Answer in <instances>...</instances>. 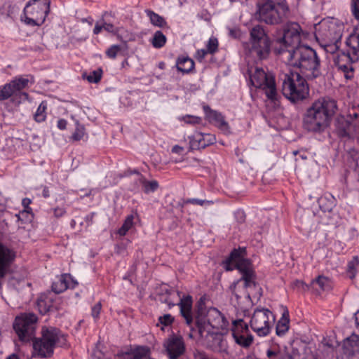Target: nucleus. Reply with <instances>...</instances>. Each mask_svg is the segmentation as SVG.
I'll return each instance as SVG.
<instances>
[{
	"instance_id": "16",
	"label": "nucleus",
	"mask_w": 359,
	"mask_h": 359,
	"mask_svg": "<svg viewBox=\"0 0 359 359\" xmlns=\"http://www.w3.org/2000/svg\"><path fill=\"white\" fill-rule=\"evenodd\" d=\"M41 334L43 339L54 348L58 346L67 348L69 346L67 339V335L55 327L43 326L41 328Z\"/></svg>"
},
{
	"instance_id": "23",
	"label": "nucleus",
	"mask_w": 359,
	"mask_h": 359,
	"mask_svg": "<svg viewBox=\"0 0 359 359\" xmlns=\"http://www.w3.org/2000/svg\"><path fill=\"white\" fill-rule=\"evenodd\" d=\"M270 79H274V77L266 74L262 68H256L254 74L250 76V81L257 88H262L267 85Z\"/></svg>"
},
{
	"instance_id": "32",
	"label": "nucleus",
	"mask_w": 359,
	"mask_h": 359,
	"mask_svg": "<svg viewBox=\"0 0 359 359\" xmlns=\"http://www.w3.org/2000/svg\"><path fill=\"white\" fill-rule=\"evenodd\" d=\"M267 97V98L271 101L277 100L278 93L276 86L275 79H270L269 82L267 85L262 88Z\"/></svg>"
},
{
	"instance_id": "55",
	"label": "nucleus",
	"mask_w": 359,
	"mask_h": 359,
	"mask_svg": "<svg viewBox=\"0 0 359 359\" xmlns=\"http://www.w3.org/2000/svg\"><path fill=\"white\" fill-rule=\"evenodd\" d=\"M229 35L234 39H240L241 37L242 33L240 29L235 28L234 29H231L229 30Z\"/></svg>"
},
{
	"instance_id": "40",
	"label": "nucleus",
	"mask_w": 359,
	"mask_h": 359,
	"mask_svg": "<svg viewBox=\"0 0 359 359\" xmlns=\"http://www.w3.org/2000/svg\"><path fill=\"white\" fill-rule=\"evenodd\" d=\"M15 217H17L18 221H20L22 223H27L32 221L33 215L32 214V211H29L27 209H24L19 213L15 214Z\"/></svg>"
},
{
	"instance_id": "21",
	"label": "nucleus",
	"mask_w": 359,
	"mask_h": 359,
	"mask_svg": "<svg viewBox=\"0 0 359 359\" xmlns=\"http://www.w3.org/2000/svg\"><path fill=\"white\" fill-rule=\"evenodd\" d=\"M216 137L209 133H196L190 140L191 147L193 149H205L209 145L215 144Z\"/></svg>"
},
{
	"instance_id": "26",
	"label": "nucleus",
	"mask_w": 359,
	"mask_h": 359,
	"mask_svg": "<svg viewBox=\"0 0 359 359\" xmlns=\"http://www.w3.org/2000/svg\"><path fill=\"white\" fill-rule=\"evenodd\" d=\"M70 280H72V276L70 274H62L58 280L53 283L52 290L55 294H60L68 288H74V285H68V281Z\"/></svg>"
},
{
	"instance_id": "28",
	"label": "nucleus",
	"mask_w": 359,
	"mask_h": 359,
	"mask_svg": "<svg viewBox=\"0 0 359 359\" xmlns=\"http://www.w3.org/2000/svg\"><path fill=\"white\" fill-rule=\"evenodd\" d=\"M138 182L142 186L143 191L147 194L154 192L159 187L156 180L149 181L142 175H139Z\"/></svg>"
},
{
	"instance_id": "60",
	"label": "nucleus",
	"mask_w": 359,
	"mask_h": 359,
	"mask_svg": "<svg viewBox=\"0 0 359 359\" xmlns=\"http://www.w3.org/2000/svg\"><path fill=\"white\" fill-rule=\"evenodd\" d=\"M184 151V148L182 147H180L179 145H175L172 148V153H175V154H182V151Z\"/></svg>"
},
{
	"instance_id": "39",
	"label": "nucleus",
	"mask_w": 359,
	"mask_h": 359,
	"mask_svg": "<svg viewBox=\"0 0 359 359\" xmlns=\"http://www.w3.org/2000/svg\"><path fill=\"white\" fill-rule=\"evenodd\" d=\"M102 74V69L101 68H98L90 72V74L86 76V79L89 83H97L101 80Z\"/></svg>"
},
{
	"instance_id": "27",
	"label": "nucleus",
	"mask_w": 359,
	"mask_h": 359,
	"mask_svg": "<svg viewBox=\"0 0 359 359\" xmlns=\"http://www.w3.org/2000/svg\"><path fill=\"white\" fill-rule=\"evenodd\" d=\"M175 66L178 72L183 74H189L194 70L195 63L194 61L189 57L180 56L178 57Z\"/></svg>"
},
{
	"instance_id": "63",
	"label": "nucleus",
	"mask_w": 359,
	"mask_h": 359,
	"mask_svg": "<svg viewBox=\"0 0 359 359\" xmlns=\"http://www.w3.org/2000/svg\"><path fill=\"white\" fill-rule=\"evenodd\" d=\"M42 195L44 198H48L50 196L49 189L47 187H44L42 191Z\"/></svg>"
},
{
	"instance_id": "25",
	"label": "nucleus",
	"mask_w": 359,
	"mask_h": 359,
	"mask_svg": "<svg viewBox=\"0 0 359 359\" xmlns=\"http://www.w3.org/2000/svg\"><path fill=\"white\" fill-rule=\"evenodd\" d=\"M290 328L289 311L287 307L284 308L281 318L276 326V333L278 337L284 336Z\"/></svg>"
},
{
	"instance_id": "3",
	"label": "nucleus",
	"mask_w": 359,
	"mask_h": 359,
	"mask_svg": "<svg viewBox=\"0 0 359 359\" xmlns=\"http://www.w3.org/2000/svg\"><path fill=\"white\" fill-rule=\"evenodd\" d=\"M286 57L290 65L299 68L309 79H314L321 75L320 59L316 50L309 46H302L291 49Z\"/></svg>"
},
{
	"instance_id": "47",
	"label": "nucleus",
	"mask_w": 359,
	"mask_h": 359,
	"mask_svg": "<svg viewBox=\"0 0 359 359\" xmlns=\"http://www.w3.org/2000/svg\"><path fill=\"white\" fill-rule=\"evenodd\" d=\"M121 46L119 45H113L106 51L107 55L111 59H114L117 53L121 50Z\"/></svg>"
},
{
	"instance_id": "15",
	"label": "nucleus",
	"mask_w": 359,
	"mask_h": 359,
	"mask_svg": "<svg viewBox=\"0 0 359 359\" xmlns=\"http://www.w3.org/2000/svg\"><path fill=\"white\" fill-rule=\"evenodd\" d=\"M358 60V55L353 50L350 52H341L334 58V63L339 70L344 72L346 79L353 77V71L352 64Z\"/></svg>"
},
{
	"instance_id": "50",
	"label": "nucleus",
	"mask_w": 359,
	"mask_h": 359,
	"mask_svg": "<svg viewBox=\"0 0 359 359\" xmlns=\"http://www.w3.org/2000/svg\"><path fill=\"white\" fill-rule=\"evenodd\" d=\"M207 54H209V53L207 52L206 49H200L196 51L195 57L198 61L202 62Z\"/></svg>"
},
{
	"instance_id": "58",
	"label": "nucleus",
	"mask_w": 359,
	"mask_h": 359,
	"mask_svg": "<svg viewBox=\"0 0 359 359\" xmlns=\"http://www.w3.org/2000/svg\"><path fill=\"white\" fill-rule=\"evenodd\" d=\"M67 122L65 119L61 118L57 121V128L60 130H65L67 127Z\"/></svg>"
},
{
	"instance_id": "59",
	"label": "nucleus",
	"mask_w": 359,
	"mask_h": 359,
	"mask_svg": "<svg viewBox=\"0 0 359 359\" xmlns=\"http://www.w3.org/2000/svg\"><path fill=\"white\" fill-rule=\"evenodd\" d=\"M22 203L25 209H27L28 210L32 211V208L29 207V205L31 203V200L29 198H24Z\"/></svg>"
},
{
	"instance_id": "57",
	"label": "nucleus",
	"mask_w": 359,
	"mask_h": 359,
	"mask_svg": "<svg viewBox=\"0 0 359 359\" xmlns=\"http://www.w3.org/2000/svg\"><path fill=\"white\" fill-rule=\"evenodd\" d=\"M266 355L269 358H272L273 357H277L278 359H279V356H280V353L279 352H276V351L269 349L266 351Z\"/></svg>"
},
{
	"instance_id": "2",
	"label": "nucleus",
	"mask_w": 359,
	"mask_h": 359,
	"mask_svg": "<svg viewBox=\"0 0 359 359\" xmlns=\"http://www.w3.org/2000/svg\"><path fill=\"white\" fill-rule=\"evenodd\" d=\"M337 110V101L329 97L314 101L303 116V128L315 133H323L330 126Z\"/></svg>"
},
{
	"instance_id": "38",
	"label": "nucleus",
	"mask_w": 359,
	"mask_h": 359,
	"mask_svg": "<svg viewBox=\"0 0 359 359\" xmlns=\"http://www.w3.org/2000/svg\"><path fill=\"white\" fill-rule=\"evenodd\" d=\"M133 220H134V215H128L127 217L126 218L123 225L118 230V233L120 236H125L127 233V232L133 226Z\"/></svg>"
},
{
	"instance_id": "43",
	"label": "nucleus",
	"mask_w": 359,
	"mask_h": 359,
	"mask_svg": "<svg viewBox=\"0 0 359 359\" xmlns=\"http://www.w3.org/2000/svg\"><path fill=\"white\" fill-rule=\"evenodd\" d=\"M84 127L80 125L78 122H76V128L72 135V139L75 141H79L81 140L84 135Z\"/></svg>"
},
{
	"instance_id": "30",
	"label": "nucleus",
	"mask_w": 359,
	"mask_h": 359,
	"mask_svg": "<svg viewBox=\"0 0 359 359\" xmlns=\"http://www.w3.org/2000/svg\"><path fill=\"white\" fill-rule=\"evenodd\" d=\"M133 359H146L149 356L151 351L147 346H136L131 348Z\"/></svg>"
},
{
	"instance_id": "56",
	"label": "nucleus",
	"mask_w": 359,
	"mask_h": 359,
	"mask_svg": "<svg viewBox=\"0 0 359 359\" xmlns=\"http://www.w3.org/2000/svg\"><path fill=\"white\" fill-rule=\"evenodd\" d=\"M95 215V212H91L89 215L85 217V222L86 223L87 226H89L93 223V218Z\"/></svg>"
},
{
	"instance_id": "19",
	"label": "nucleus",
	"mask_w": 359,
	"mask_h": 359,
	"mask_svg": "<svg viewBox=\"0 0 359 359\" xmlns=\"http://www.w3.org/2000/svg\"><path fill=\"white\" fill-rule=\"evenodd\" d=\"M163 346L170 359H179L186 351L183 337L175 334L165 340Z\"/></svg>"
},
{
	"instance_id": "4",
	"label": "nucleus",
	"mask_w": 359,
	"mask_h": 359,
	"mask_svg": "<svg viewBox=\"0 0 359 359\" xmlns=\"http://www.w3.org/2000/svg\"><path fill=\"white\" fill-rule=\"evenodd\" d=\"M229 323L224 315L216 308H205L199 305L195 316V327L191 328V338L202 335L207 331L224 330Z\"/></svg>"
},
{
	"instance_id": "22",
	"label": "nucleus",
	"mask_w": 359,
	"mask_h": 359,
	"mask_svg": "<svg viewBox=\"0 0 359 359\" xmlns=\"http://www.w3.org/2000/svg\"><path fill=\"white\" fill-rule=\"evenodd\" d=\"M203 110L210 122L213 123L221 130L229 133V124L221 113L211 109L208 105L203 106Z\"/></svg>"
},
{
	"instance_id": "52",
	"label": "nucleus",
	"mask_w": 359,
	"mask_h": 359,
	"mask_svg": "<svg viewBox=\"0 0 359 359\" xmlns=\"http://www.w3.org/2000/svg\"><path fill=\"white\" fill-rule=\"evenodd\" d=\"M102 27H103V29L108 32L114 34L118 32V29L111 23L104 22V23H102Z\"/></svg>"
},
{
	"instance_id": "64",
	"label": "nucleus",
	"mask_w": 359,
	"mask_h": 359,
	"mask_svg": "<svg viewBox=\"0 0 359 359\" xmlns=\"http://www.w3.org/2000/svg\"><path fill=\"white\" fill-rule=\"evenodd\" d=\"M141 184H139V182H138V177L134 181V183H133V188L131 189L132 191H137L138 189H139V187L140 186Z\"/></svg>"
},
{
	"instance_id": "14",
	"label": "nucleus",
	"mask_w": 359,
	"mask_h": 359,
	"mask_svg": "<svg viewBox=\"0 0 359 359\" xmlns=\"http://www.w3.org/2000/svg\"><path fill=\"white\" fill-rule=\"evenodd\" d=\"M231 332L235 342L241 347L248 348L252 344L253 336L250 332L248 324L243 319L233 321Z\"/></svg>"
},
{
	"instance_id": "7",
	"label": "nucleus",
	"mask_w": 359,
	"mask_h": 359,
	"mask_svg": "<svg viewBox=\"0 0 359 359\" xmlns=\"http://www.w3.org/2000/svg\"><path fill=\"white\" fill-rule=\"evenodd\" d=\"M38 320L37 316L30 312L21 313L15 318L13 328L21 344H29L35 339Z\"/></svg>"
},
{
	"instance_id": "62",
	"label": "nucleus",
	"mask_w": 359,
	"mask_h": 359,
	"mask_svg": "<svg viewBox=\"0 0 359 359\" xmlns=\"http://www.w3.org/2000/svg\"><path fill=\"white\" fill-rule=\"evenodd\" d=\"M102 29H103L102 24L100 25L99 23L97 22L93 29V34H98L99 33H100V32L102 31Z\"/></svg>"
},
{
	"instance_id": "44",
	"label": "nucleus",
	"mask_w": 359,
	"mask_h": 359,
	"mask_svg": "<svg viewBox=\"0 0 359 359\" xmlns=\"http://www.w3.org/2000/svg\"><path fill=\"white\" fill-rule=\"evenodd\" d=\"M174 322V318L170 314H165L159 316L158 323L164 326H169Z\"/></svg>"
},
{
	"instance_id": "8",
	"label": "nucleus",
	"mask_w": 359,
	"mask_h": 359,
	"mask_svg": "<svg viewBox=\"0 0 359 359\" xmlns=\"http://www.w3.org/2000/svg\"><path fill=\"white\" fill-rule=\"evenodd\" d=\"M303 35L304 33L298 23L286 24L283 29V36L276 39L279 47L275 49V52L278 55L285 53L288 55L289 50L301 46L299 44Z\"/></svg>"
},
{
	"instance_id": "46",
	"label": "nucleus",
	"mask_w": 359,
	"mask_h": 359,
	"mask_svg": "<svg viewBox=\"0 0 359 359\" xmlns=\"http://www.w3.org/2000/svg\"><path fill=\"white\" fill-rule=\"evenodd\" d=\"M182 120L187 124L196 125L200 124L202 119L199 116L187 115L182 118Z\"/></svg>"
},
{
	"instance_id": "45",
	"label": "nucleus",
	"mask_w": 359,
	"mask_h": 359,
	"mask_svg": "<svg viewBox=\"0 0 359 359\" xmlns=\"http://www.w3.org/2000/svg\"><path fill=\"white\" fill-rule=\"evenodd\" d=\"M114 359H133L131 348L118 351L114 355Z\"/></svg>"
},
{
	"instance_id": "33",
	"label": "nucleus",
	"mask_w": 359,
	"mask_h": 359,
	"mask_svg": "<svg viewBox=\"0 0 359 359\" xmlns=\"http://www.w3.org/2000/svg\"><path fill=\"white\" fill-rule=\"evenodd\" d=\"M359 266V257L358 256H354L351 260L348 262L346 273L347 276L351 279L353 280L357 274V269Z\"/></svg>"
},
{
	"instance_id": "13",
	"label": "nucleus",
	"mask_w": 359,
	"mask_h": 359,
	"mask_svg": "<svg viewBox=\"0 0 359 359\" xmlns=\"http://www.w3.org/2000/svg\"><path fill=\"white\" fill-rule=\"evenodd\" d=\"M270 318L274 320V316L267 309H257L251 318L250 327L259 336H266L270 332Z\"/></svg>"
},
{
	"instance_id": "17",
	"label": "nucleus",
	"mask_w": 359,
	"mask_h": 359,
	"mask_svg": "<svg viewBox=\"0 0 359 359\" xmlns=\"http://www.w3.org/2000/svg\"><path fill=\"white\" fill-rule=\"evenodd\" d=\"M199 339H204L206 346L213 351L226 353L228 349L227 341L224 335L218 330L207 331L202 335H196Z\"/></svg>"
},
{
	"instance_id": "20",
	"label": "nucleus",
	"mask_w": 359,
	"mask_h": 359,
	"mask_svg": "<svg viewBox=\"0 0 359 359\" xmlns=\"http://www.w3.org/2000/svg\"><path fill=\"white\" fill-rule=\"evenodd\" d=\"M32 342L33 349L38 358H50L54 353V347L50 344H47V341L43 339V337L34 339Z\"/></svg>"
},
{
	"instance_id": "54",
	"label": "nucleus",
	"mask_w": 359,
	"mask_h": 359,
	"mask_svg": "<svg viewBox=\"0 0 359 359\" xmlns=\"http://www.w3.org/2000/svg\"><path fill=\"white\" fill-rule=\"evenodd\" d=\"M323 346L324 348V350H326L328 353H331V357L333 356V352H334V346L332 344H330L328 341H323L322 342Z\"/></svg>"
},
{
	"instance_id": "42",
	"label": "nucleus",
	"mask_w": 359,
	"mask_h": 359,
	"mask_svg": "<svg viewBox=\"0 0 359 359\" xmlns=\"http://www.w3.org/2000/svg\"><path fill=\"white\" fill-rule=\"evenodd\" d=\"M218 40L215 37H211L209 39L206 45V50L209 54H214L218 50Z\"/></svg>"
},
{
	"instance_id": "1",
	"label": "nucleus",
	"mask_w": 359,
	"mask_h": 359,
	"mask_svg": "<svg viewBox=\"0 0 359 359\" xmlns=\"http://www.w3.org/2000/svg\"><path fill=\"white\" fill-rule=\"evenodd\" d=\"M245 252V248H234L228 257L222 263V266L226 271H230L236 269L241 274V278L234 281L229 286V290L236 297L237 300L242 295H246L248 297H250V293L247 290L248 288H255L257 286L256 282L257 276L251 261L243 257Z\"/></svg>"
},
{
	"instance_id": "61",
	"label": "nucleus",
	"mask_w": 359,
	"mask_h": 359,
	"mask_svg": "<svg viewBox=\"0 0 359 359\" xmlns=\"http://www.w3.org/2000/svg\"><path fill=\"white\" fill-rule=\"evenodd\" d=\"M279 359H294V355H292V353H290L289 351H287L284 354H280V356H279Z\"/></svg>"
},
{
	"instance_id": "49",
	"label": "nucleus",
	"mask_w": 359,
	"mask_h": 359,
	"mask_svg": "<svg viewBox=\"0 0 359 359\" xmlns=\"http://www.w3.org/2000/svg\"><path fill=\"white\" fill-rule=\"evenodd\" d=\"M54 216L56 218H60L64 216L66 213V209L64 207H56L52 209Z\"/></svg>"
},
{
	"instance_id": "53",
	"label": "nucleus",
	"mask_w": 359,
	"mask_h": 359,
	"mask_svg": "<svg viewBox=\"0 0 359 359\" xmlns=\"http://www.w3.org/2000/svg\"><path fill=\"white\" fill-rule=\"evenodd\" d=\"M186 203H192V204L198 205H203L205 203H210V201H205V200H200V199H197V198H191V199H188L186 201Z\"/></svg>"
},
{
	"instance_id": "12",
	"label": "nucleus",
	"mask_w": 359,
	"mask_h": 359,
	"mask_svg": "<svg viewBox=\"0 0 359 359\" xmlns=\"http://www.w3.org/2000/svg\"><path fill=\"white\" fill-rule=\"evenodd\" d=\"M160 301L163 303L167 304L169 308L177 304L180 308V313L184 318L186 323L188 325H191L193 322V317L191 313L192 308V297L187 295L181 298L180 293L173 290H167L165 294L160 295Z\"/></svg>"
},
{
	"instance_id": "18",
	"label": "nucleus",
	"mask_w": 359,
	"mask_h": 359,
	"mask_svg": "<svg viewBox=\"0 0 359 359\" xmlns=\"http://www.w3.org/2000/svg\"><path fill=\"white\" fill-rule=\"evenodd\" d=\"M15 252L0 243V286L4 278L13 273V264L15 259Z\"/></svg>"
},
{
	"instance_id": "36",
	"label": "nucleus",
	"mask_w": 359,
	"mask_h": 359,
	"mask_svg": "<svg viewBox=\"0 0 359 359\" xmlns=\"http://www.w3.org/2000/svg\"><path fill=\"white\" fill-rule=\"evenodd\" d=\"M166 36L160 30L156 31L151 40L152 46L156 48H162L166 43Z\"/></svg>"
},
{
	"instance_id": "37",
	"label": "nucleus",
	"mask_w": 359,
	"mask_h": 359,
	"mask_svg": "<svg viewBox=\"0 0 359 359\" xmlns=\"http://www.w3.org/2000/svg\"><path fill=\"white\" fill-rule=\"evenodd\" d=\"M46 109H47V103L46 101H43L41 102L39 106L38 107L36 111L34 114V120L38 122L41 123L43 121H45L46 118Z\"/></svg>"
},
{
	"instance_id": "11",
	"label": "nucleus",
	"mask_w": 359,
	"mask_h": 359,
	"mask_svg": "<svg viewBox=\"0 0 359 359\" xmlns=\"http://www.w3.org/2000/svg\"><path fill=\"white\" fill-rule=\"evenodd\" d=\"M49 0H30L23 10L24 22L29 26H41L50 12Z\"/></svg>"
},
{
	"instance_id": "51",
	"label": "nucleus",
	"mask_w": 359,
	"mask_h": 359,
	"mask_svg": "<svg viewBox=\"0 0 359 359\" xmlns=\"http://www.w3.org/2000/svg\"><path fill=\"white\" fill-rule=\"evenodd\" d=\"M102 309V304L100 302L97 303L93 308H92V316L94 318H97L99 317V315L100 313V311Z\"/></svg>"
},
{
	"instance_id": "5",
	"label": "nucleus",
	"mask_w": 359,
	"mask_h": 359,
	"mask_svg": "<svg viewBox=\"0 0 359 359\" xmlns=\"http://www.w3.org/2000/svg\"><path fill=\"white\" fill-rule=\"evenodd\" d=\"M249 34L248 41L243 45L245 53L259 61L267 60L271 52L272 40L263 26H254Z\"/></svg>"
},
{
	"instance_id": "6",
	"label": "nucleus",
	"mask_w": 359,
	"mask_h": 359,
	"mask_svg": "<svg viewBox=\"0 0 359 359\" xmlns=\"http://www.w3.org/2000/svg\"><path fill=\"white\" fill-rule=\"evenodd\" d=\"M282 93L292 103H298L307 98L309 87L306 79L297 72L290 71L283 75Z\"/></svg>"
},
{
	"instance_id": "10",
	"label": "nucleus",
	"mask_w": 359,
	"mask_h": 359,
	"mask_svg": "<svg viewBox=\"0 0 359 359\" xmlns=\"http://www.w3.org/2000/svg\"><path fill=\"white\" fill-rule=\"evenodd\" d=\"M29 83L28 79L20 76L0 87V101L11 98V101L18 105L27 100L29 94L23 90L28 88Z\"/></svg>"
},
{
	"instance_id": "35",
	"label": "nucleus",
	"mask_w": 359,
	"mask_h": 359,
	"mask_svg": "<svg viewBox=\"0 0 359 359\" xmlns=\"http://www.w3.org/2000/svg\"><path fill=\"white\" fill-rule=\"evenodd\" d=\"M37 306L39 312L42 314H45L53 310L52 299L48 297L44 299H39L37 302Z\"/></svg>"
},
{
	"instance_id": "41",
	"label": "nucleus",
	"mask_w": 359,
	"mask_h": 359,
	"mask_svg": "<svg viewBox=\"0 0 359 359\" xmlns=\"http://www.w3.org/2000/svg\"><path fill=\"white\" fill-rule=\"evenodd\" d=\"M291 286L293 289L303 292L311 290L310 284H306L303 280H295L293 281L291 284Z\"/></svg>"
},
{
	"instance_id": "24",
	"label": "nucleus",
	"mask_w": 359,
	"mask_h": 359,
	"mask_svg": "<svg viewBox=\"0 0 359 359\" xmlns=\"http://www.w3.org/2000/svg\"><path fill=\"white\" fill-rule=\"evenodd\" d=\"M318 203L322 211L330 212L337 205V199L330 193H325L318 198Z\"/></svg>"
},
{
	"instance_id": "48",
	"label": "nucleus",
	"mask_w": 359,
	"mask_h": 359,
	"mask_svg": "<svg viewBox=\"0 0 359 359\" xmlns=\"http://www.w3.org/2000/svg\"><path fill=\"white\" fill-rule=\"evenodd\" d=\"M351 10L355 18L359 19V0H351Z\"/></svg>"
},
{
	"instance_id": "31",
	"label": "nucleus",
	"mask_w": 359,
	"mask_h": 359,
	"mask_svg": "<svg viewBox=\"0 0 359 359\" xmlns=\"http://www.w3.org/2000/svg\"><path fill=\"white\" fill-rule=\"evenodd\" d=\"M346 43L358 55V53H359V25L346 39Z\"/></svg>"
},
{
	"instance_id": "29",
	"label": "nucleus",
	"mask_w": 359,
	"mask_h": 359,
	"mask_svg": "<svg viewBox=\"0 0 359 359\" xmlns=\"http://www.w3.org/2000/svg\"><path fill=\"white\" fill-rule=\"evenodd\" d=\"M145 13L154 26L160 28H168V23L163 17L149 9L146 10Z\"/></svg>"
},
{
	"instance_id": "9",
	"label": "nucleus",
	"mask_w": 359,
	"mask_h": 359,
	"mask_svg": "<svg viewBox=\"0 0 359 359\" xmlns=\"http://www.w3.org/2000/svg\"><path fill=\"white\" fill-rule=\"evenodd\" d=\"M256 16L258 21L267 25H275L282 22V15L279 11L288 10V6L283 3H277L273 0H258Z\"/></svg>"
},
{
	"instance_id": "34",
	"label": "nucleus",
	"mask_w": 359,
	"mask_h": 359,
	"mask_svg": "<svg viewBox=\"0 0 359 359\" xmlns=\"http://www.w3.org/2000/svg\"><path fill=\"white\" fill-rule=\"evenodd\" d=\"M310 285L311 290H317L315 285H318L320 290L325 291L330 287V280L328 278L324 276H318L316 278L311 280Z\"/></svg>"
}]
</instances>
